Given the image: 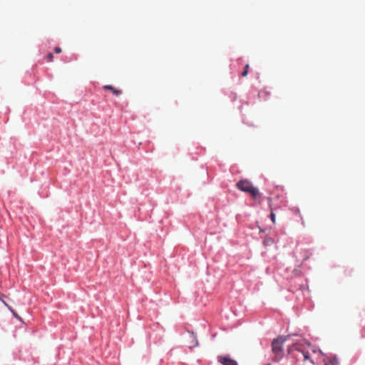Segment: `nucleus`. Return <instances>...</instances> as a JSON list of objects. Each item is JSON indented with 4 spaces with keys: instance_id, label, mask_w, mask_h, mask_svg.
<instances>
[{
    "instance_id": "f257e3e1",
    "label": "nucleus",
    "mask_w": 365,
    "mask_h": 365,
    "mask_svg": "<svg viewBox=\"0 0 365 365\" xmlns=\"http://www.w3.org/2000/svg\"><path fill=\"white\" fill-rule=\"evenodd\" d=\"M293 351L299 352L303 356L304 361H309L312 364H314V362L312 354L323 355L321 350L315 345H312L310 342L304 339L293 344L288 349L289 354Z\"/></svg>"
},
{
    "instance_id": "f03ea898",
    "label": "nucleus",
    "mask_w": 365,
    "mask_h": 365,
    "mask_svg": "<svg viewBox=\"0 0 365 365\" xmlns=\"http://www.w3.org/2000/svg\"><path fill=\"white\" fill-rule=\"evenodd\" d=\"M289 338V336H280L273 340L272 343V350L274 355V361H278L283 357L284 351L282 346Z\"/></svg>"
},
{
    "instance_id": "7ed1b4c3",
    "label": "nucleus",
    "mask_w": 365,
    "mask_h": 365,
    "mask_svg": "<svg viewBox=\"0 0 365 365\" xmlns=\"http://www.w3.org/2000/svg\"><path fill=\"white\" fill-rule=\"evenodd\" d=\"M237 186L240 190L250 193L253 199H257L259 196L258 189L248 180H241L237 182Z\"/></svg>"
},
{
    "instance_id": "20e7f679",
    "label": "nucleus",
    "mask_w": 365,
    "mask_h": 365,
    "mask_svg": "<svg viewBox=\"0 0 365 365\" xmlns=\"http://www.w3.org/2000/svg\"><path fill=\"white\" fill-rule=\"evenodd\" d=\"M103 88L111 91L112 93L115 96H119L120 95L122 94L121 90L117 89L110 85H106L103 86Z\"/></svg>"
},
{
    "instance_id": "39448f33",
    "label": "nucleus",
    "mask_w": 365,
    "mask_h": 365,
    "mask_svg": "<svg viewBox=\"0 0 365 365\" xmlns=\"http://www.w3.org/2000/svg\"><path fill=\"white\" fill-rule=\"evenodd\" d=\"M3 294L0 293V300L4 303L5 306H6L12 312L14 317L18 319L19 320H21V317L14 311V309L5 302L4 299H2Z\"/></svg>"
},
{
    "instance_id": "423d86ee",
    "label": "nucleus",
    "mask_w": 365,
    "mask_h": 365,
    "mask_svg": "<svg viewBox=\"0 0 365 365\" xmlns=\"http://www.w3.org/2000/svg\"><path fill=\"white\" fill-rule=\"evenodd\" d=\"M324 365H336L337 364V359L336 357H331L329 361H326L325 359H324Z\"/></svg>"
},
{
    "instance_id": "0eeeda50",
    "label": "nucleus",
    "mask_w": 365,
    "mask_h": 365,
    "mask_svg": "<svg viewBox=\"0 0 365 365\" xmlns=\"http://www.w3.org/2000/svg\"><path fill=\"white\" fill-rule=\"evenodd\" d=\"M190 338L192 339V342L190 344V347L192 348V347L196 346L197 345V341L196 339V336H194L193 334H190Z\"/></svg>"
},
{
    "instance_id": "6e6552de",
    "label": "nucleus",
    "mask_w": 365,
    "mask_h": 365,
    "mask_svg": "<svg viewBox=\"0 0 365 365\" xmlns=\"http://www.w3.org/2000/svg\"><path fill=\"white\" fill-rule=\"evenodd\" d=\"M219 361L223 365H228V356H219L218 357Z\"/></svg>"
},
{
    "instance_id": "1a4fd4ad",
    "label": "nucleus",
    "mask_w": 365,
    "mask_h": 365,
    "mask_svg": "<svg viewBox=\"0 0 365 365\" xmlns=\"http://www.w3.org/2000/svg\"><path fill=\"white\" fill-rule=\"evenodd\" d=\"M248 69H249V65H248V64H247V65L245 66V68L244 71L242 73V76H244V77H245V76H246L247 75V73H248Z\"/></svg>"
},
{
    "instance_id": "9d476101",
    "label": "nucleus",
    "mask_w": 365,
    "mask_h": 365,
    "mask_svg": "<svg viewBox=\"0 0 365 365\" xmlns=\"http://www.w3.org/2000/svg\"><path fill=\"white\" fill-rule=\"evenodd\" d=\"M46 58H48V61H52L53 58V55L51 53H48L46 56Z\"/></svg>"
},
{
    "instance_id": "9b49d317",
    "label": "nucleus",
    "mask_w": 365,
    "mask_h": 365,
    "mask_svg": "<svg viewBox=\"0 0 365 365\" xmlns=\"http://www.w3.org/2000/svg\"><path fill=\"white\" fill-rule=\"evenodd\" d=\"M270 217H271L272 221L274 223H275V215H274V213L273 212H271Z\"/></svg>"
},
{
    "instance_id": "f8f14e48",
    "label": "nucleus",
    "mask_w": 365,
    "mask_h": 365,
    "mask_svg": "<svg viewBox=\"0 0 365 365\" xmlns=\"http://www.w3.org/2000/svg\"><path fill=\"white\" fill-rule=\"evenodd\" d=\"M54 51L56 53H60L61 52V48L60 47H56Z\"/></svg>"
},
{
    "instance_id": "ddd939ff",
    "label": "nucleus",
    "mask_w": 365,
    "mask_h": 365,
    "mask_svg": "<svg viewBox=\"0 0 365 365\" xmlns=\"http://www.w3.org/2000/svg\"><path fill=\"white\" fill-rule=\"evenodd\" d=\"M230 365H237V362L235 360L230 359Z\"/></svg>"
}]
</instances>
